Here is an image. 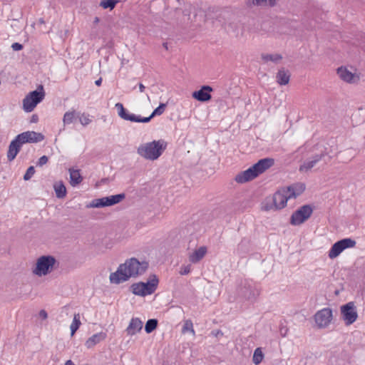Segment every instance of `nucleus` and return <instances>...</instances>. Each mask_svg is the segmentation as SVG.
<instances>
[{"mask_svg":"<svg viewBox=\"0 0 365 365\" xmlns=\"http://www.w3.org/2000/svg\"><path fill=\"white\" fill-rule=\"evenodd\" d=\"M143 322L139 318H132L126 329L128 335L133 336L141 331Z\"/></svg>","mask_w":365,"mask_h":365,"instance_id":"a211bd4d","label":"nucleus"},{"mask_svg":"<svg viewBox=\"0 0 365 365\" xmlns=\"http://www.w3.org/2000/svg\"><path fill=\"white\" fill-rule=\"evenodd\" d=\"M79 121L82 125L86 126L91 122V118L88 114L82 113L79 116Z\"/></svg>","mask_w":365,"mask_h":365,"instance_id":"473e14b6","label":"nucleus"},{"mask_svg":"<svg viewBox=\"0 0 365 365\" xmlns=\"http://www.w3.org/2000/svg\"><path fill=\"white\" fill-rule=\"evenodd\" d=\"M274 161H257L252 167L238 173L235 180L237 182L242 184L253 180L259 174L272 166Z\"/></svg>","mask_w":365,"mask_h":365,"instance_id":"20e7f679","label":"nucleus"},{"mask_svg":"<svg viewBox=\"0 0 365 365\" xmlns=\"http://www.w3.org/2000/svg\"><path fill=\"white\" fill-rule=\"evenodd\" d=\"M56 195L58 198H63L66 195V188L62 181L56 182L53 185Z\"/></svg>","mask_w":365,"mask_h":365,"instance_id":"393cba45","label":"nucleus"},{"mask_svg":"<svg viewBox=\"0 0 365 365\" xmlns=\"http://www.w3.org/2000/svg\"><path fill=\"white\" fill-rule=\"evenodd\" d=\"M262 160H271V159H270V158H263Z\"/></svg>","mask_w":365,"mask_h":365,"instance_id":"09e8293b","label":"nucleus"},{"mask_svg":"<svg viewBox=\"0 0 365 365\" xmlns=\"http://www.w3.org/2000/svg\"><path fill=\"white\" fill-rule=\"evenodd\" d=\"M191 268L190 265L183 266L180 268V274L181 275H186L190 272Z\"/></svg>","mask_w":365,"mask_h":365,"instance_id":"e433bc0d","label":"nucleus"},{"mask_svg":"<svg viewBox=\"0 0 365 365\" xmlns=\"http://www.w3.org/2000/svg\"><path fill=\"white\" fill-rule=\"evenodd\" d=\"M166 105L165 103H160L158 108H156L152 113V116L160 115L163 113Z\"/></svg>","mask_w":365,"mask_h":365,"instance_id":"f704fd0d","label":"nucleus"},{"mask_svg":"<svg viewBox=\"0 0 365 365\" xmlns=\"http://www.w3.org/2000/svg\"><path fill=\"white\" fill-rule=\"evenodd\" d=\"M356 245V241L351 238H344L335 242L330 248L328 256L330 259L337 257L344 250L352 248Z\"/></svg>","mask_w":365,"mask_h":365,"instance_id":"ddd939ff","label":"nucleus"},{"mask_svg":"<svg viewBox=\"0 0 365 365\" xmlns=\"http://www.w3.org/2000/svg\"><path fill=\"white\" fill-rule=\"evenodd\" d=\"M43 135L35 131H26L19 134L10 143L7 157L9 160H14L20 148L24 143H34L43 140Z\"/></svg>","mask_w":365,"mask_h":365,"instance_id":"7ed1b4c3","label":"nucleus"},{"mask_svg":"<svg viewBox=\"0 0 365 365\" xmlns=\"http://www.w3.org/2000/svg\"><path fill=\"white\" fill-rule=\"evenodd\" d=\"M164 47H165L167 48V45L166 43H164Z\"/></svg>","mask_w":365,"mask_h":365,"instance_id":"8fccbe9b","label":"nucleus"},{"mask_svg":"<svg viewBox=\"0 0 365 365\" xmlns=\"http://www.w3.org/2000/svg\"><path fill=\"white\" fill-rule=\"evenodd\" d=\"M106 338V334L105 332H99L92 335L89 337L86 341V346L87 348H91L94 346L96 344H98L101 341L104 340Z\"/></svg>","mask_w":365,"mask_h":365,"instance_id":"6ab92c4d","label":"nucleus"},{"mask_svg":"<svg viewBox=\"0 0 365 365\" xmlns=\"http://www.w3.org/2000/svg\"><path fill=\"white\" fill-rule=\"evenodd\" d=\"M98 21H99V19H98V17H96V18L95 19V22H96V23H98Z\"/></svg>","mask_w":365,"mask_h":365,"instance_id":"de8ad7c7","label":"nucleus"},{"mask_svg":"<svg viewBox=\"0 0 365 365\" xmlns=\"http://www.w3.org/2000/svg\"><path fill=\"white\" fill-rule=\"evenodd\" d=\"M76 118V112L75 110H69L65 113L63 122L64 125H68L73 122Z\"/></svg>","mask_w":365,"mask_h":365,"instance_id":"c85d7f7f","label":"nucleus"},{"mask_svg":"<svg viewBox=\"0 0 365 365\" xmlns=\"http://www.w3.org/2000/svg\"><path fill=\"white\" fill-rule=\"evenodd\" d=\"M260 294L257 283L250 279L242 280L237 289V294L240 299L255 302Z\"/></svg>","mask_w":365,"mask_h":365,"instance_id":"423d86ee","label":"nucleus"},{"mask_svg":"<svg viewBox=\"0 0 365 365\" xmlns=\"http://www.w3.org/2000/svg\"><path fill=\"white\" fill-rule=\"evenodd\" d=\"M336 73L343 81L348 83H354L359 81V76L351 72L346 67L341 66L337 68Z\"/></svg>","mask_w":365,"mask_h":365,"instance_id":"dca6fc26","label":"nucleus"},{"mask_svg":"<svg viewBox=\"0 0 365 365\" xmlns=\"http://www.w3.org/2000/svg\"><path fill=\"white\" fill-rule=\"evenodd\" d=\"M313 208L310 205H304L294 211L290 217V224L298 226L303 224L312 215Z\"/></svg>","mask_w":365,"mask_h":365,"instance_id":"9b49d317","label":"nucleus"},{"mask_svg":"<svg viewBox=\"0 0 365 365\" xmlns=\"http://www.w3.org/2000/svg\"><path fill=\"white\" fill-rule=\"evenodd\" d=\"M146 261H139L135 257L127 259L120 264L117 270L110 274L109 280L111 284H119L128 281L131 277L143 274L148 269Z\"/></svg>","mask_w":365,"mask_h":365,"instance_id":"f257e3e1","label":"nucleus"},{"mask_svg":"<svg viewBox=\"0 0 365 365\" xmlns=\"http://www.w3.org/2000/svg\"><path fill=\"white\" fill-rule=\"evenodd\" d=\"M158 279L153 275L147 282H138L131 285L132 292L135 295L145 297L154 293L158 287Z\"/></svg>","mask_w":365,"mask_h":365,"instance_id":"0eeeda50","label":"nucleus"},{"mask_svg":"<svg viewBox=\"0 0 365 365\" xmlns=\"http://www.w3.org/2000/svg\"><path fill=\"white\" fill-rule=\"evenodd\" d=\"M139 88H140V92H143V91H144V90H145V86H143V84L140 83V84H139Z\"/></svg>","mask_w":365,"mask_h":365,"instance_id":"37998d69","label":"nucleus"},{"mask_svg":"<svg viewBox=\"0 0 365 365\" xmlns=\"http://www.w3.org/2000/svg\"><path fill=\"white\" fill-rule=\"evenodd\" d=\"M311 151V148L309 144H305L303 147L300 148L298 150V153H304L305 152Z\"/></svg>","mask_w":365,"mask_h":365,"instance_id":"4c0bfd02","label":"nucleus"},{"mask_svg":"<svg viewBox=\"0 0 365 365\" xmlns=\"http://www.w3.org/2000/svg\"><path fill=\"white\" fill-rule=\"evenodd\" d=\"M45 93L42 86L38 89L30 92L23 100V109L25 112L30 113L34 110L38 103L44 98Z\"/></svg>","mask_w":365,"mask_h":365,"instance_id":"6e6552de","label":"nucleus"},{"mask_svg":"<svg viewBox=\"0 0 365 365\" xmlns=\"http://www.w3.org/2000/svg\"><path fill=\"white\" fill-rule=\"evenodd\" d=\"M317 161H304V163L299 166V171L301 173H308L315 165Z\"/></svg>","mask_w":365,"mask_h":365,"instance_id":"7c9ffc66","label":"nucleus"},{"mask_svg":"<svg viewBox=\"0 0 365 365\" xmlns=\"http://www.w3.org/2000/svg\"><path fill=\"white\" fill-rule=\"evenodd\" d=\"M118 3L117 0H103L100 3V6L103 9H110L112 10Z\"/></svg>","mask_w":365,"mask_h":365,"instance_id":"2f4dec72","label":"nucleus"},{"mask_svg":"<svg viewBox=\"0 0 365 365\" xmlns=\"http://www.w3.org/2000/svg\"><path fill=\"white\" fill-rule=\"evenodd\" d=\"M341 319L349 326L356 322L358 317L356 308L353 302L346 303L340 307Z\"/></svg>","mask_w":365,"mask_h":365,"instance_id":"2eb2a0df","label":"nucleus"},{"mask_svg":"<svg viewBox=\"0 0 365 365\" xmlns=\"http://www.w3.org/2000/svg\"><path fill=\"white\" fill-rule=\"evenodd\" d=\"M11 48L14 51H21L23 48V46L19 43H14L11 45Z\"/></svg>","mask_w":365,"mask_h":365,"instance_id":"58836bf2","label":"nucleus"},{"mask_svg":"<svg viewBox=\"0 0 365 365\" xmlns=\"http://www.w3.org/2000/svg\"><path fill=\"white\" fill-rule=\"evenodd\" d=\"M264 359V354L262 351V349L258 347L257 348L253 354L252 361L255 364H259Z\"/></svg>","mask_w":365,"mask_h":365,"instance_id":"cd10ccee","label":"nucleus"},{"mask_svg":"<svg viewBox=\"0 0 365 365\" xmlns=\"http://www.w3.org/2000/svg\"><path fill=\"white\" fill-rule=\"evenodd\" d=\"M158 325V320L155 319H148L145 326V331L146 333L150 334L155 330Z\"/></svg>","mask_w":365,"mask_h":365,"instance_id":"c756f323","label":"nucleus"},{"mask_svg":"<svg viewBox=\"0 0 365 365\" xmlns=\"http://www.w3.org/2000/svg\"><path fill=\"white\" fill-rule=\"evenodd\" d=\"M39 317L42 319H46L48 317V314L44 309H41L38 313Z\"/></svg>","mask_w":365,"mask_h":365,"instance_id":"ea45409f","label":"nucleus"},{"mask_svg":"<svg viewBox=\"0 0 365 365\" xmlns=\"http://www.w3.org/2000/svg\"><path fill=\"white\" fill-rule=\"evenodd\" d=\"M36 120H37V117L34 115L32 117V122H36Z\"/></svg>","mask_w":365,"mask_h":365,"instance_id":"49530a36","label":"nucleus"},{"mask_svg":"<svg viewBox=\"0 0 365 365\" xmlns=\"http://www.w3.org/2000/svg\"><path fill=\"white\" fill-rule=\"evenodd\" d=\"M34 173H35V168H34V166H30V167L27 169V170H26V172L25 175H24V179L25 180H30V179L33 177V175H34Z\"/></svg>","mask_w":365,"mask_h":365,"instance_id":"c9c22d12","label":"nucleus"},{"mask_svg":"<svg viewBox=\"0 0 365 365\" xmlns=\"http://www.w3.org/2000/svg\"><path fill=\"white\" fill-rule=\"evenodd\" d=\"M249 5L260 6H272L275 4V0H247Z\"/></svg>","mask_w":365,"mask_h":365,"instance_id":"a878e982","label":"nucleus"},{"mask_svg":"<svg viewBox=\"0 0 365 365\" xmlns=\"http://www.w3.org/2000/svg\"><path fill=\"white\" fill-rule=\"evenodd\" d=\"M56 259L52 256H42L37 259L33 273L37 276H43L48 274L53 269Z\"/></svg>","mask_w":365,"mask_h":365,"instance_id":"1a4fd4ad","label":"nucleus"},{"mask_svg":"<svg viewBox=\"0 0 365 365\" xmlns=\"http://www.w3.org/2000/svg\"><path fill=\"white\" fill-rule=\"evenodd\" d=\"M261 58L264 63L272 61L274 63H279L282 59V56L279 53H263Z\"/></svg>","mask_w":365,"mask_h":365,"instance_id":"5701e85b","label":"nucleus"},{"mask_svg":"<svg viewBox=\"0 0 365 365\" xmlns=\"http://www.w3.org/2000/svg\"><path fill=\"white\" fill-rule=\"evenodd\" d=\"M101 82H102V79L99 78V79L96 81L95 83H96V86H99L101 85Z\"/></svg>","mask_w":365,"mask_h":365,"instance_id":"a19ab883","label":"nucleus"},{"mask_svg":"<svg viewBox=\"0 0 365 365\" xmlns=\"http://www.w3.org/2000/svg\"><path fill=\"white\" fill-rule=\"evenodd\" d=\"M46 162H47V161H38V165L39 166H42V165H43Z\"/></svg>","mask_w":365,"mask_h":365,"instance_id":"c03bdc74","label":"nucleus"},{"mask_svg":"<svg viewBox=\"0 0 365 365\" xmlns=\"http://www.w3.org/2000/svg\"><path fill=\"white\" fill-rule=\"evenodd\" d=\"M69 175H70V183L72 186H76L80 184L83 180L80 170L74 168L69 169Z\"/></svg>","mask_w":365,"mask_h":365,"instance_id":"4be33fe9","label":"nucleus"},{"mask_svg":"<svg viewBox=\"0 0 365 365\" xmlns=\"http://www.w3.org/2000/svg\"><path fill=\"white\" fill-rule=\"evenodd\" d=\"M314 320L318 329L327 328L333 320L332 309L325 307L317 311L314 315Z\"/></svg>","mask_w":365,"mask_h":365,"instance_id":"f8f14e48","label":"nucleus"},{"mask_svg":"<svg viewBox=\"0 0 365 365\" xmlns=\"http://www.w3.org/2000/svg\"><path fill=\"white\" fill-rule=\"evenodd\" d=\"M125 195L124 193H120L114 195H110L108 197H103L101 198L94 199L88 205H86L87 208L92 207H104L112 206L115 204L119 203L123 199H125Z\"/></svg>","mask_w":365,"mask_h":365,"instance_id":"9d476101","label":"nucleus"},{"mask_svg":"<svg viewBox=\"0 0 365 365\" xmlns=\"http://www.w3.org/2000/svg\"><path fill=\"white\" fill-rule=\"evenodd\" d=\"M81 321H80V314H75L73 317V322L70 326L71 329V335L73 336L76 331L78 329L80 325H81Z\"/></svg>","mask_w":365,"mask_h":365,"instance_id":"bb28decb","label":"nucleus"},{"mask_svg":"<svg viewBox=\"0 0 365 365\" xmlns=\"http://www.w3.org/2000/svg\"><path fill=\"white\" fill-rule=\"evenodd\" d=\"M190 331L192 334H195V330L193 329V324L190 320H187L182 327V332Z\"/></svg>","mask_w":365,"mask_h":365,"instance_id":"72a5a7b5","label":"nucleus"},{"mask_svg":"<svg viewBox=\"0 0 365 365\" xmlns=\"http://www.w3.org/2000/svg\"><path fill=\"white\" fill-rule=\"evenodd\" d=\"M207 247L202 246L195 250L189 257V259L192 263H197L200 261L207 253Z\"/></svg>","mask_w":365,"mask_h":365,"instance_id":"aec40b11","label":"nucleus"},{"mask_svg":"<svg viewBox=\"0 0 365 365\" xmlns=\"http://www.w3.org/2000/svg\"><path fill=\"white\" fill-rule=\"evenodd\" d=\"M290 79V73L284 68H281L278 71L276 76V81L277 83L281 86H284L289 83Z\"/></svg>","mask_w":365,"mask_h":365,"instance_id":"412c9836","label":"nucleus"},{"mask_svg":"<svg viewBox=\"0 0 365 365\" xmlns=\"http://www.w3.org/2000/svg\"><path fill=\"white\" fill-rule=\"evenodd\" d=\"M305 190V185L302 182L292 184L277 191L273 195L275 210H282L287 206V201L294 199L300 195Z\"/></svg>","mask_w":365,"mask_h":365,"instance_id":"f03ea898","label":"nucleus"},{"mask_svg":"<svg viewBox=\"0 0 365 365\" xmlns=\"http://www.w3.org/2000/svg\"><path fill=\"white\" fill-rule=\"evenodd\" d=\"M167 147V143L164 140H153L147 143L138 148V153L150 160L158 159Z\"/></svg>","mask_w":365,"mask_h":365,"instance_id":"39448f33","label":"nucleus"},{"mask_svg":"<svg viewBox=\"0 0 365 365\" xmlns=\"http://www.w3.org/2000/svg\"><path fill=\"white\" fill-rule=\"evenodd\" d=\"M212 91L213 89L211 86H203L199 91H194L192 96L200 102H206L211 99L210 92Z\"/></svg>","mask_w":365,"mask_h":365,"instance_id":"f3484780","label":"nucleus"},{"mask_svg":"<svg viewBox=\"0 0 365 365\" xmlns=\"http://www.w3.org/2000/svg\"><path fill=\"white\" fill-rule=\"evenodd\" d=\"M64 365H76L71 360H68L66 361Z\"/></svg>","mask_w":365,"mask_h":365,"instance_id":"79ce46f5","label":"nucleus"},{"mask_svg":"<svg viewBox=\"0 0 365 365\" xmlns=\"http://www.w3.org/2000/svg\"><path fill=\"white\" fill-rule=\"evenodd\" d=\"M38 160H48V158H47V156H46V155H43V156H41Z\"/></svg>","mask_w":365,"mask_h":365,"instance_id":"a18cd8bd","label":"nucleus"},{"mask_svg":"<svg viewBox=\"0 0 365 365\" xmlns=\"http://www.w3.org/2000/svg\"><path fill=\"white\" fill-rule=\"evenodd\" d=\"M115 107L118 110V114L120 118L125 120H129L135 123H148L153 118L152 114L148 117H141L133 113H130L121 103H117Z\"/></svg>","mask_w":365,"mask_h":365,"instance_id":"4468645a","label":"nucleus"},{"mask_svg":"<svg viewBox=\"0 0 365 365\" xmlns=\"http://www.w3.org/2000/svg\"><path fill=\"white\" fill-rule=\"evenodd\" d=\"M261 208L264 211H275V203L274 202V199L272 196L267 197L261 204Z\"/></svg>","mask_w":365,"mask_h":365,"instance_id":"b1692460","label":"nucleus"}]
</instances>
